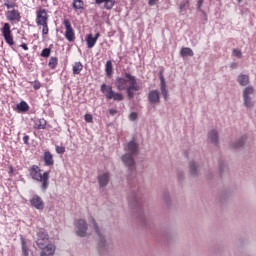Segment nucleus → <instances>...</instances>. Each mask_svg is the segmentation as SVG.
<instances>
[{"instance_id":"obj_29","label":"nucleus","mask_w":256,"mask_h":256,"mask_svg":"<svg viewBox=\"0 0 256 256\" xmlns=\"http://www.w3.org/2000/svg\"><path fill=\"white\" fill-rule=\"evenodd\" d=\"M36 240L49 241V235L45 233V230L40 229L37 232V239Z\"/></svg>"},{"instance_id":"obj_50","label":"nucleus","mask_w":256,"mask_h":256,"mask_svg":"<svg viewBox=\"0 0 256 256\" xmlns=\"http://www.w3.org/2000/svg\"><path fill=\"white\" fill-rule=\"evenodd\" d=\"M164 199H165L166 203L169 202V197H167V195H164Z\"/></svg>"},{"instance_id":"obj_4","label":"nucleus","mask_w":256,"mask_h":256,"mask_svg":"<svg viewBox=\"0 0 256 256\" xmlns=\"http://www.w3.org/2000/svg\"><path fill=\"white\" fill-rule=\"evenodd\" d=\"M253 97H255V88L253 86H247L243 89L242 99L243 105L246 109H252V107H255V100Z\"/></svg>"},{"instance_id":"obj_2","label":"nucleus","mask_w":256,"mask_h":256,"mask_svg":"<svg viewBox=\"0 0 256 256\" xmlns=\"http://www.w3.org/2000/svg\"><path fill=\"white\" fill-rule=\"evenodd\" d=\"M29 175L33 181L41 183V190L43 193L49 189V172L41 173V168L37 165H32L29 169Z\"/></svg>"},{"instance_id":"obj_28","label":"nucleus","mask_w":256,"mask_h":256,"mask_svg":"<svg viewBox=\"0 0 256 256\" xmlns=\"http://www.w3.org/2000/svg\"><path fill=\"white\" fill-rule=\"evenodd\" d=\"M105 72L107 77H111L113 75V62L111 60H108L105 65Z\"/></svg>"},{"instance_id":"obj_37","label":"nucleus","mask_w":256,"mask_h":256,"mask_svg":"<svg viewBox=\"0 0 256 256\" xmlns=\"http://www.w3.org/2000/svg\"><path fill=\"white\" fill-rule=\"evenodd\" d=\"M40 27H42V34L43 35H48L49 34V25H48V23L40 24Z\"/></svg>"},{"instance_id":"obj_30","label":"nucleus","mask_w":256,"mask_h":256,"mask_svg":"<svg viewBox=\"0 0 256 256\" xmlns=\"http://www.w3.org/2000/svg\"><path fill=\"white\" fill-rule=\"evenodd\" d=\"M72 71H73L74 75H79V73H81V71H83V64L81 62H76L73 65Z\"/></svg>"},{"instance_id":"obj_5","label":"nucleus","mask_w":256,"mask_h":256,"mask_svg":"<svg viewBox=\"0 0 256 256\" xmlns=\"http://www.w3.org/2000/svg\"><path fill=\"white\" fill-rule=\"evenodd\" d=\"M91 223H92V226L94 227L95 233H97L99 237L98 249L100 253H103V251H107V249H109V245H111V242L105 239V236H103V234L101 233V230L99 229V226L95 221V218H91Z\"/></svg>"},{"instance_id":"obj_3","label":"nucleus","mask_w":256,"mask_h":256,"mask_svg":"<svg viewBox=\"0 0 256 256\" xmlns=\"http://www.w3.org/2000/svg\"><path fill=\"white\" fill-rule=\"evenodd\" d=\"M135 155H139V146L135 141H130L127 145V153L122 156V162L130 171H135Z\"/></svg>"},{"instance_id":"obj_13","label":"nucleus","mask_w":256,"mask_h":256,"mask_svg":"<svg viewBox=\"0 0 256 256\" xmlns=\"http://www.w3.org/2000/svg\"><path fill=\"white\" fill-rule=\"evenodd\" d=\"M30 205L34 207L35 209H38L39 211L45 209V203L43 202V199L39 195H34L32 199L30 200Z\"/></svg>"},{"instance_id":"obj_16","label":"nucleus","mask_w":256,"mask_h":256,"mask_svg":"<svg viewBox=\"0 0 256 256\" xmlns=\"http://www.w3.org/2000/svg\"><path fill=\"white\" fill-rule=\"evenodd\" d=\"M208 141L213 145H218L219 143V133L217 130H210L208 132Z\"/></svg>"},{"instance_id":"obj_39","label":"nucleus","mask_w":256,"mask_h":256,"mask_svg":"<svg viewBox=\"0 0 256 256\" xmlns=\"http://www.w3.org/2000/svg\"><path fill=\"white\" fill-rule=\"evenodd\" d=\"M219 169H220L221 175H223V173H227L229 171V168H227V166H225V164H220Z\"/></svg>"},{"instance_id":"obj_49","label":"nucleus","mask_w":256,"mask_h":256,"mask_svg":"<svg viewBox=\"0 0 256 256\" xmlns=\"http://www.w3.org/2000/svg\"><path fill=\"white\" fill-rule=\"evenodd\" d=\"M100 36H101V34L96 33L94 39H96V41H97V39H99Z\"/></svg>"},{"instance_id":"obj_41","label":"nucleus","mask_w":256,"mask_h":256,"mask_svg":"<svg viewBox=\"0 0 256 256\" xmlns=\"http://www.w3.org/2000/svg\"><path fill=\"white\" fill-rule=\"evenodd\" d=\"M84 119L87 123H91L93 121V116L91 114H86Z\"/></svg>"},{"instance_id":"obj_10","label":"nucleus","mask_w":256,"mask_h":256,"mask_svg":"<svg viewBox=\"0 0 256 256\" xmlns=\"http://www.w3.org/2000/svg\"><path fill=\"white\" fill-rule=\"evenodd\" d=\"M49 22V14H47V10L40 8L36 11V25L41 27V25H45Z\"/></svg>"},{"instance_id":"obj_27","label":"nucleus","mask_w":256,"mask_h":256,"mask_svg":"<svg viewBox=\"0 0 256 256\" xmlns=\"http://www.w3.org/2000/svg\"><path fill=\"white\" fill-rule=\"evenodd\" d=\"M180 55L181 57H193L194 53L191 48L185 47L180 50Z\"/></svg>"},{"instance_id":"obj_35","label":"nucleus","mask_w":256,"mask_h":256,"mask_svg":"<svg viewBox=\"0 0 256 256\" xmlns=\"http://www.w3.org/2000/svg\"><path fill=\"white\" fill-rule=\"evenodd\" d=\"M4 6L7 8V9H15V3L10 1V0H5L4 1Z\"/></svg>"},{"instance_id":"obj_22","label":"nucleus","mask_w":256,"mask_h":256,"mask_svg":"<svg viewBox=\"0 0 256 256\" xmlns=\"http://www.w3.org/2000/svg\"><path fill=\"white\" fill-rule=\"evenodd\" d=\"M45 127H47V120L40 118V119H36L34 120V129H45Z\"/></svg>"},{"instance_id":"obj_25","label":"nucleus","mask_w":256,"mask_h":256,"mask_svg":"<svg viewBox=\"0 0 256 256\" xmlns=\"http://www.w3.org/2000/svg\"><path fill=\"white\" fill-rule=\"evenodd\" d=\"M86 43H87L88 49H93V47H95V44L97 43V38H94L93 34H89L86 37Z\"/></svg>"},{"instance_id":"obj_47","label":"nucleus","mask_w":256,"mask_h":256,"mask_svg":"<svg viewBox=\"0 0 256 256\" xmlns=\"http://www.w3.org/2000/svg\"><path fill=\"white\" fill-rule=\"evenodd\" d=\"M109 113H110V115H117V110H115V109H110V110H109Z\"/></svg>"},{"instance_id":"obj_14","label":"nucleus","mask_w":256,"mask_h":256,"mask_svg":"<svg viewBox=\"0 0 256 256\" xmlns=\"http://www.w3.org/2000/svg\"><path fill=\"white\" fill-rule=\"evenodd\" d=\"M148 101L149 103H152V104L160 103L161 94L159 93V90H151L148 93Z\"/></svg>"},{"instance_id":"obj_9","label":"nucleus","mask_w":256,"mask_h":256,"mask_svg":"<svg viewBox=\"0 0 256 256\" xmlns=\"http://www.w3.org/2000/svg\"><path fill=\"white\" fill-rule=\"evenodd\" d=\"M76 235L78 237H87L88 225L84 219H78L75 222Z\"/></svg>"},{"instance_id":"obj_48","label":"nucleus","mask_w":256,"mask_h":256,"mask_svg":"<svg viewBox=\"0 0 256 256\" xmlns=\"http://www.w3.org/2000/svg\"><path fill=\"white\" fill-rule=\"evenodd\" d=\"M230 67H231V69H237V63L232 62Z\"/></svg>"},{"instance_id":"obj_42","label":"nucleus","mask_w":256,"mask_h":256,"mask_svg":"<svg viewBox=\"0 0 256 256\" xmlns=\"http://www.w3.org/2000/svg\"><path fill=\"white\" fill-rule=\"evenodd\" d=\"M33 88L35 91H38V89H41V83L39 81H34Z\"/></svg>"},{"instance_id":"obj_52","label":"nucleus","mask_w":256,"mask_h":256,"mask_svg":"<svg viewBox=\"0 0 256 256\" xmlns=\"http://www.w3.org/2000/svg\"><path fill=\"white\" fill-rule=\"evenodd\" d=\"M238 1V3H241V1H243V0H237Z\"/></svg>"},{"instance_id":"obj_32","label":"nucleus","mask_w":256,"mask_h":256,"mask_svg":"<svg viewBox=\"0 0 256 256\" xmlns=\"http://www.w3.org/2000/svg\"><path fill=\"white\" fill-rule=\"evenodd\" d=\"M58 63H59V60L57 59V57H51L48 65H49L50 69H55V67H57Z\"/></svg>"},{"instance_id":"obj_8","label":"nucleus","mask_w":256,"mask_h":256,"mask_svg":"<svg viewBox=\"0 0 256 256\" xmlns=\"http://www.w3.org/2000/svg\"><path fill=\"white\" fill-rule=\"evenodd\" d=\"M2 33V37H4L5 42L11 47L15 45V41H13V34L11 32V24L5 23L3 27L0 29Z\"/></svg>"},{"instance_id":"obj_6","label":"nucleus","mask_w":256,"mask_h":256,"mask_svg":"<svg viewBox=\"0 0 256 256\" xmlns=\"http://www.w3.org/2000/svg\"><path fill=\"white\" fill-rule=\"evenodd\" d=\"M37 247L41 250L40 256L55 255V246L49 240H36Z\"/></svg>"},{"instance_id":"obj_38","label":"nucleus","mask_w":256,"mask_h":256,"mask_svg":"<svg viewBox=\"0 0 256 256\" xmlns=\"http://www.w3.org/2000/svg\"><path fill=\"white\" fill-rule=\"evenodd\" d=\"M55 149H56V153H58V155H63V153H65V147L64 146L56 145Z\"/></svg>"},{"instance_id":"obj_11","label":"nucleus","mask_w":256,"mask_h":256,"mask_svg":"<svg viewBox=\"0 0 256 256\" xmlns=\"http://www.w3.org/2000/svg\"><path fill=\"white\" fill-rule=\"evenodd\" d=\"M63 25L66 29L64 34L65 38L67 41H69V43H73V41H75V30L73 29V26H71L69 19H64Z\"/></svg>"},{"instance_id":"obj_51","label":"nucleus","mask_w":256,"mask_h":256,"mask_svg":"<svg viewBox=\"0 0 256 256\" xmlns=\"http://www.w3.org/2000/svg\"><path fill=\"white\" fill-rule=\"evenodd\" d=\"M183 179V176H179V181H181Z\"/></svg>"},{"instance_id":"obj_12","label":"nucleus","mask_w":256,"mask_h":256,"mask_svg":"<svg viewBox=\"0 0 256 256\" xmlns=\"http://www.w3.org/2000/svg\"><path fill=\"white\" fill-rule=\"evenodd\" d=\"M159 79L161 95L164 97L165 101H167V99H169V90H167V83L165 82V76H163V71L159 72Z\"/></svg>"},{"instance_id":"obj_7","label":"nucleus","mask_w":256,"mask_h":256,"mask_svg":"<svg viewBox=\"0 0 256 256\" xmlns=\"http://www.w3.org/2000/svg\"><path fill=\"white\" fill-rule=\"evenodd\" d=\"M100 91L105 95L106 99H113L114 101H123L125 99L122 93L114 92L113 87L107 84H102Z\"/></svg>"},{"instance_id":"obj_40","label":"nucleus","mask_w":256,"mask_h":256,"mask_svg":"<svg viewBox=\"0 0 256 256\" xmlns=\"http://www.w3.org/2000/svg\"><path fill=\"white\" fill-rule=\"evenodd\" d=\"M233 55L235 57H238L239 59H241V57L243 56V54L241 53V50L239 49H233Z\"/></svg>"},{"instance_id":"obj_20","label":"nucleus","mask_w":256,"mask_h":256,"mask_svg":"<svg viewBox=\"0 0 256 256\" xmlns=\"http://www.w3.org/2000/svg\"><path fill=\"white\" fill-rule=\"evenodd\" d=\"M237 81H238L239 85H241V87H247V85L249 84V75L240 74L237 77Z\"/></svg>"},{"instance_id":"obj_46","label":"nucleus","mask_w":256,"mask_h":256,"mask_svg":"<svg viewBox=\"0 0 256 256\" xmlns=\"http://www.w3.org/2000/svg\"><path fill=\"white\" fill-rule=\"evenodd\" d=\"M20 47L24 49V51H29V47L27 46L26 43L21 44Z\"/></svg>"},{"instance_id":"obj_18","label":"nucleus","mask_w":256,"mask_h":256,"mask_svg":"<svg viewBox=\"0 0 256 256\" xmlns=\"http://www.w3.org/2000/svg\"><path fill=\"white\" fill-rule=\"evenodd\" d=\"M96 5H101L104 3V7L111 11L115 7V0H95Z\"/></svg>"},{"instance_id":"obj_34","label":"nucleus","mask_w":256,"mask_h":256,"mask_svg":"<svg viewBox=\"0 0 256 256\" xmlns=\"http://www.w3.org/2000/svg\"><path fill=\"white\" fill-rule=\"evenodd\" d=\"M201 7H203V0H198L197 9L200 10L201 13H203L204 19H205V21H207V13H205V11H203V10L201 9Z\"/></svg>"},{"instance_id":"obj_15","label":"nucleus","mask_w":256,"mask_h":256,"mask_svg":"<svg viewBox=\"0 0 256 256\" xmlns=\"http://www.w3.org/2000/svg\"><path fill=\"white\" fill-rule=\"evenodd\" d=\"M6 19H8V21H16L19 23V21H21V14L19 13V10H10L6 13Z\"/></svg>"},{"instance_id":"obj_43","label":"nucleus","mask_w":256,"mask_h":256,"mask_svg":"<svg viewBox=\"0 0 256 256\" xmlns=\"http://www.w3.org/2000/svg\"><path fill=\"white\" fill-rule=\"evenodd\" d=\"M129 119H130V121H136V120H137V113L132 112V113L129 115Z\"/></svg>"},{"instance_id":"obj_26","label":"nucleus","mask_w":256,"mask_h":256,"mask_svg":"<svg viewBox=\"0 0 256 256\" xmlns=\"http://www.w3.org/2000/svg\"><path fill=\"white\" fill-rule=\"evenodd\" d=\"M189 169H190V175L192 177H197V175H199V168L197 167V164H195V162L190 163Z\"/></svg>"},{"instance_id":"obj_19","label":"nucleus","mask_w":256,"mask_h":256,"mask_svg":"<svg viewBox=\"0 0 256 256\" xmlns=\"http://www.w3.org/2000/svg\"><path fill=\"white\" fill-rule=\"evenodd\" d=\"M43 159L46 167H51V165L55 164V160L53 159V154H51V152L49 151L44 152Z\"/></svg>"},{"instance_id":"obj_31","label":"nucleus","mask_w":256,"mask_h":256,"mask_svg":"<svg viewBox=\"0 0 256 256\" xmlns=\"http://www.w3.org/2000/svg\"><path fill=\"white\" fill-rule=\"evenodd\" d=\"M179 9H180L181 15H185L187 13V9H189V1L186 0L181 2Z\"/></svg>"},{"instance_id":"obj_17","label":"nucleus","mask_w":256,"mask_h":256,"mask_svg":"<svg viewBox=\"0 0 256 256\" xmlns=\"http://www.w3.org/2000/svg\"><path fill=\"white\" fill-rule=\"evenodd\" d=\"M98 183L100 187H107L109 185V173L105 172L98 176Z\"/></svg>"},{"instance_id":"obj_36","label":"nucleus","mask_w":256,"mask_h":256,"mask_svg":"<svg viewBox=\"0 0 256 256\" xmlns=\"http://www.w3.org/2000/svg\"><path fill=\"white\" fill-rule=\"evenodd\" d=\"M51 55V48H44L41 52V57H50Z\"/></svg>"},{"instance_id":"obj_24","label":"nucleus","mask_w":256,"mask_h":256,"mask_svg":"<svg viewBox=\"0 0 256 256\" xmlns=\"http://www.w3.org/2000/svg\"><path fill=\"white\" fill-rule=\"evenodd\" d=\"M246 141H247V137L246 136H242L238 140H236V142H234L232 144V147L234 149H241V147H243L245 145Z\"/></svg>"},{"instance_id":"obj_44","label":"nucleus","mask_w":256,"mask_h":256,"mask_svg":"<svg viewBox=\"0 0 256 256\" xmlns=\"http://www.w3.org/2000/svg\"><path fill=\"white\" fill-rule=\"evenodd\" d=\"M157 1H159V0H149V1H148V5H149L150 7H153L154 5H157Z\"/></svg>"},{"instance_id":"obj_21","label":"nucleus","mask_w":256,"mask_h":256,"mask_svg":"<svg viewBox=\"0 0 256 256\" xmlns=\"http://www.w3.org/2000/svg\"><path fill=\"white\" fill-rule=\"evenodd\" d=\"M16 111L18 113H27V111H29V104L25 101H21L16 105Z\"/></svg>"},{"instance_id":"obj_33","label":"nucleus","mask_w":256,"mask_h":256,"mask_svg":"<svg viewBox=\"0 0 256 256\" xmlns=\"http://www.w3.org/2000/svg\"><path fill=\"white\" fill-rule=\"evenodd\" d=\"M22 254L24 256H29V247L27 246V242H25V239H22Z\"/></svg>"},{"instance_id":"obj_23","label":"nucleus","mask_w":256,"mask_h":256,"mask_svg":"<svg viewBox=\"0 0 256 256\" xmlns=\"http://www.w3.org/2000/svg\"><path fill=\"white\" fill-rule=\"evenodd\" d=\"M72 7L75 11H83L85 9V2L83 0H73Z\"/></svg>"},{"instance_id":"obj_45","label":"nucleus","mask_w":256,"mask_h":256,"mask_svg":"<svg viewBox=\"0 0 256 256\" xmlns=\"http://www.w3.org/2000/svg\"><path fill=\"white\" fill-rule=\"evenodd\" d=\"M23 142H24L25 145H29V136L28 135H25L23 137Z\"/></svg>"},{"instance_id":"obj_1","label":"nucleus","mask_w":256,"mask_h":256,"mask_svg":"<svg viewBox=\"0 0 256 256\" xmlns=\"http://www.w3.org/2000/svg\"><path fill=\"white\" fill-rule=\"evenodd\" d=\"M125 78L118 77L115 86L118 91H126L128 99H134L135 91H141V86L137 83V78L130 73H125Z\"/></svg>"}]
</instances>
